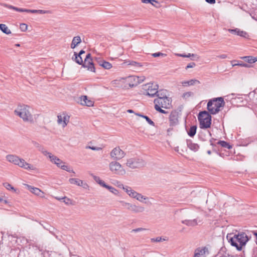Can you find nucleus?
<instances>
[{"label":"nucleus","instance_id":"obj_26","mask_svg":"<svg viewBox=\"0 0 257 257\" xmlns=\"http://www.w3.org/2000/svg\"><path fill=\"white\" fill-rule=\"evenodd\" d=\"M3 6L8 8V9H12V10H14L16 11H17V12H25V10L26 9H23V8H17V7H15L13 6H12V5H8V4H4Z\"/></svg>","mask_w":257,"mask_h":257},{"label":"nucleus","instance_id":"obj_21","mask_svg":"<svg viewBox=\"0 0 257 257\" xmlns=\"http://www.w3.org/2000/svg\"><path fill=\"white\" fill-rule=\"evenodd\" d=\"M97 61L99 65L105 69H109L112 67V65L108 62L101 60L99 58H96Z\"/></svg>","mask_w":257,"mask_h":257},{"label":"nucleus","instance_id":"obj_48","mask_svg":"<svg viewBox=\"0 0 257 257\" xmlns=\"http://www.w3.org/2000/svg\"><path fill=\"white\" fill-rule=\"evenodd\" d=\"M122 189L127 193L128 195L130 191L132 190V188L128 186H122Z\"/></svg>","mask_w":257,"mask_h":257},{"label":"nucleus","instance_id":"obj_38","mask_svg":"<svg viewBox=\"0 0 257 257\" xmlns=\"http://www.w3.org/2000/svg\"><path fill=\"white\" fill-rule=\"evenodd\" d=\"M104 187L107 189L110 192H111V193L115 195L117 194L118 193V191L117 189H116L112 186L107 185L106 184L104 186Z\"/></svg>","mask_w":257,"mask_h":257},{"label":"nucleus","instance_id":"obj_10","mask_svg":"<svg viewBox=\"0 0 257 257\" xmlns=\"http://www.w3.org/2000/svg\"><path fill=\"white\" fill-rule=\"evenodd\" d=\"M110 170L114 174L118 175L125 174V171L121 164L116 161H112L109 164Z\"/></svg>","mask_w":257,"mask_h":257},{"label":"nucleus","instance_id":"obj_25","mask_svg":"<svg viewBox=\"0 0 257 257\" xmlns=\"http://www.w3.org/2000/svg\"><path fill=\"white\" fill-rule=\"evenodd\" d=\"M62 116L63 119L62 126L65 127L69 122L70 116L66 112H63Z\"/></svg>","mask_w":257,"mask_h":257},{"label":"nucleus","instance_id":"obj_24","mask_svg":"<svg viewBox=\"0 0 257 257\" xmlns=\"http://www.w3.org/2000/svg\"><path fill=\"white\" fill-rule=\"evenodd\" d=\"M81 42V38L79 36L74 37L72 40L71 44V48L72 49L75 48Z\"/></svg>","mask_w":257,"mask_h":257},{"label":"nucleus","instance_id":"obj_18","mask_svg":"<svg viewBox=\"0 0 257 257\" xmlns=\"http://www.w3.org/2000/svg\"><path fill=\"white\" fill-rule=\"evenodd\" d=\"M47 156H48L50 159V161L56 164L57 167L60 164H64V162L62 160L59 159L57 157L53 155L51 153L48 152V154H47Z\"/></svg>","mask_w":257,"mask_h":257},{"label":"nucleus","instance_id":"obj_4","mask_svg":"<svg viewBox=\"0 0 257 257\" xmlns=\"http://www.w3.org/2000/svg\"><path fill=\"white\" fill-rule=\"evenodd\" d=\"M223 97H215L209 101L207 109L212 114H215L220 111V108L224 105Z\"/></svg>","mask_w":257,"mask_h":257},{"label":"nucleus","instance_id":"obj_58","mask_svg":"<svg viewBox=\"0 0 257 257\" xmlns=\"http://www.w3.org/2000/svg\"><path fill=\"white\" fill-rule=\"evenodd\" d=\"M206 2L210 4H214L215 3V0H205Z\"/></svg>","mask_w":257,"mask_h":257},{"label":"nucleus","instance_id":"obj_6","mask_svg":"<svg viewBox=\"0 0 257 257\" xmlns=\"http://www.w3.org/2000/svg\"><path fill=\"white\" fill-rule=\"evenodd\" d=\"M198 119L201 128H208L210 127L211 116L208 112L204 110L199 113Z\"/></svg>","mask_w":257,"mask_h":257},{"label":"nucleus","instance_id":"obj_52","mask_svg":"<svg viewBox=\"0 0 257 257\" xmlns=\"http://www.w3.org/2000/svg\"><path fill=\"white\" fill-rule=\"evenodd\" d=\"M148 230V229H146V228H142V227H140V228H136V229H134L132 230V232H139V231H144V230Z\"/></svg>","mask_w":257,"mask_h":257},{"label":"nucleus","instance_id":"obj_44","mask_svg":"<svg viewBox=\"0 0 257 257\" xmlns=\"http://www.w3.org/2000/svg\"><path fill=\"white\" fill-rule=\"evenodd\" d=\"M62 199L63 200V202L67 205L73 204L72 202V200L70 198H67V197H62Z\"/></svg>","mask_w":257,"mask_h":257},{"label":"nucleus","instance_id":"obj_40","mask_svg":"<svg viewBox=\"0 0 257 257\" xmlns=\"http://www.w3.org/2000/svg\"><path fill=\"white\" fill-rule=\"evenodd\" d=\"M236 62V61H231V64H232V66H240L246 67V68H249L250 67V65L246 64V63H244L243 62L238 63H234V62Z\"/></svg>","mask_w":257,"mask_h":257},{"label":"nucleus","instance_id":"obj_3","mask_svg":"<svg viewBox=\"0 0 257 257\" xmlns=\"http://www.w3.org/2000/svg\"><path fill=\"white\" fill-rule=\"evenodd\" d=\"M30 107L26 105H19L14 111L16 115L23 119L24 121L32 122L33 117L30 111Z\"/></svg>","mask_w":257,"mask_h":257},{"label":"nucleus","instance_id":"obj_27","mask_svg":"<svg viewBox=\"0 0 257 257\" xmlns=\"http://www.w3.org/2000/svg\"><path fill=\"white\" fill-rule=\"evenodd\" d=\"M25 12L29 13H38L40 14H47L48 13V11H45L42 10H29V9H26L25 10Z\"/></svg>","mask_w":257,"mask_h":257},{"label":"nucleus","instance_id":"obj_14","mask_svg":"<svg viewBox=\"0 0 257 257\" xmlns=\"http://www.w3.org/2000/svg\"><path fill=\"white\" fill-rule=\"evenodd\" d=\"M179 113L176 110L172 111L169 117V121L171 126H175L179 123Z\"/></svg>","mask_w":257,"mask_h":257},{"label":"nucleus","instance_id":"obj_34","mask_svg":"<svg viewBox=\"0 0 257 257\" xmlns=\"http://www.w3.org/2000/svg\"><path fill=\"white\" fill-rule=\"evenodd\" d=\"M168 95H169L168 92L165 89L158 90V92L156 94V96H167Z\"/></svg>","mask_w":257,"mask_h":257},{"label":"nucleus","instance_id":"obj_41","mask_svg":"<svg viewBox=\"0 0 257 257\" xmlns=\"http://www.w3.org/2000/svg\"><path fill=\"white\" fill-rule=\"evenodd\" d=\"M245 61L248 62V63H254V57L252 56H245L242 58Z\"/></svg>","mask_w":257,"mask_h":257},{"label":"nucleus","instance_id":"obj_64","mask_svg":"<svg viewBox=\"0 0 257 257\" xmlns=\"http://www.w3.org/2000/svg\"><path fill=\"white\" fill-rule=\"evenodd\" d=\"M252 93H253L254 94H257V88L256 89H255L254 91Z\"/></svg>","mask_w":257,"mask_h":257},{"label":"nucleus","instance_id":"obj_49","mask_svg":"<svg viewBox=\"0 0 257 257\" xmlns=\"http://www.w3.org/2000/svg\"><path fill=\"white\" fill-rule=\"evenodd\" d=\"M142 2L143 3H150L152 5H153V3H155L157 5H159L158 2L156 0H142Z\"/></svg>","mask_w":257,"mask_h":257},{"label":"nucleus","instance_id":"obj_59","mask_svg":"<svg viewBox=\"0 0 257 257\" xmlns=\"http://www.w3.org/2000/svg\"><path fill=\"white\" fill-rule=\"evenodd\" d=\"M177 55L178 56H180V57L187 58V56H186L187 55L185 54H177Z\"/></svg>","mask_w":257,"mask_h":257},{"label":"nucleus","instance_id":"obj_12","mask_svg":"<svg viewBox=\"0 0 257 257\" xmlns=\"http://www.w3.org/2000/svg\"><path fill=\"white\" fill-rule=\"evenodd\" d=\"M82 66L84 68H87L88 70L91 72H95V68L94 66L90 53L87 54L86 56V57L82 64Z\"/></svg>","mask_w":257,"mask_h":257},{"label":"nucleus","instance_id":"obj_35","mask_svg":"<svg viewBox=\"0 0 257 257\" xmlns=\"http://www.w3.org/2000/svg\"><path fill=\"white\" fill-rule=\"evenodd\" d=\"M217 144L220 145L221 147L227 148L228 149H230L232 148L231 146H230L228 143L224 141H219L217 142Z\"/></svg>","mask_w":257,"mask_h":257},{"label":"nucleus","instance_id":"obj_51","mask_svg":"<svg viewBox=\"0 0 257 257\" xmlns=\"http://www.w3.org/2000/svg\"><path fill=\"white\" fill-rule=\"evenodd\" d=\"M137 193V192H136V191L132 189V190L130 191L128 196L131 198H135L136 196L135 195H136Z\"/></svg>","mask_w":257,"mask_h":257},{"label":"nucleus","instance_id":"obj_1","mask_svg":"<svg viewBox=\"0 0 257 257\" xmlns=\"http://www.w3.org/2000/svg\"><path fill=\"white\" fill-rule=\"evenodd\" d=\"M248 240V237L245 233L239 232L231 237L229 242L232 246L235 247L237 250H241L242 246L246 244Z\"/></svg>","mask_w":257,"mask_h":257},{"label":"nucleus","instance_id":"obj_7","mask_svg":"<svg viewBox=\"0 0 257 257\" xmlns=\"http://www.w3.org/2000/svg\"><path fill=\"white\" fill-rule=\"evenodd\" d=\"M159 88L158 85L153 83H149L142 85L143 94L149 96H156Z\"/></svg>","mask_w":257,"mask_h":257},{"label":"nucleus","instance_id":"obj_47","mask_svg":"<svg viewBox=\"0 0 257 257\" xmlns=\"http://www.w3.org/2000/svg\"><path fill=\"white\" fill-rule=\"evenodd\" d=\"M152 56L154 57H157L159 56L166 57L167 56V54L165 53H162L161 52H157L152 54Z\"/></svg>","mask_w":257,"mask_h":257},{"label":"nucleus","instance_id":"obj_29","mask_svg":"<svg viewBox=\"0 0 257 257\" xmlns=\"http://www.w3.org/2000/svg\"><path fill=\"white\" fill-rule=\"evenodd\" d=\"M197 130V126L193 125L190 127V129L188 131L187 134L190 137H193L196 133Z\"/></svg>","mask_w":257,"mask_h":257},{"label":"nucleus","instance_id":"obj_37","mask_svg":"<svg viewBox=\"0 0 257 257\" xmlns=\"http://www.w3.org/2000/svg\"><path fill=\"white\" fill-rule=\"evenodd\" d=\"M93 179L98 184H99L101 186L104 187V186L106 185L105 182L100 179V178L96 176L92 175Z\"/></svg>","mask_w":257,"mask_h":257},{"label":"nucleus","instance_id":"obj_32","mask_svg":"<svg viewBox=\"0 0 257 257\" xmlns=\"http://www.w3.org/2000/svg\"><path fill=\"white\" fill-rule=\"evenodd\" d=\"M118 202L121 204V206L123 207V208L130 211L132 203L125 202L123 200H119L118 201Z\"/></svg>","mask_w":257,"mask_h":257},{"label":"nucleus","instance_id":"obj_9","mask_svg":"<svg viewBox=\"0 0 257 257\" xmlns=\"http://www.w3.org/2000/svg\"><path fill=\"white\" fill-rule=\"evenodd\" d=\"M126 165L132 169H136L144 166L145 162L142 159L134 158L127 159Z\"/></svg>","mask_w":257,"mask_h":257},{"label":"nucleus","instance_id":"obj_2","mask_svg":"<svg viewBox=\"0 0 257 257\" xmlns=\"http://www.w3.org/2000/svg\"><path fill=\"white\" fill-rule=\"evenodd\" d=\"M6 158L7 160L9 162L25 170H35L36 169L34 166L27 163L24 159L20 158L16 155H8Z\"/></svg>","mask_w":257,"mask_h":257},{"label":"nucleus","instance_id":"obj_46","mask_svg":"<svg viewBox=\"0 0 257 257\" xmlns=\"http://www.w3.org/2000/svg\"><path fill=\"white\" fill-rule=\"evenodd\" d=\"M152 242H161L166 240V239L162 238L161 237H157L156 238H151Z\"/></svg>","mask_w":257,"mask_h":257},{"label":"nucleus","instance_id":"obj_57","mask_svg":"<svg viewBox=\"0 0 257 257\" xmlns=\"http://www.w3.org/2000/svg\"><path fill=\"white\" fill-rule=\"evenodd\" d=\"M218 57H219L221 59H225L227 57V56L226 54H222V55L218 56Z\"/></svg>","mask_w":257,"mask_h":257},{"label":"nucleus","instance_id":"obj_42","mask_svg":"<svg viewBox=\"0 0 257 257\" xmlns=\"http://www.w3.org/2000/svg\"><path fill=\"white\" fill-rule=\"evenodd\" d=\"M162 107H161L160 105L159 106L157 104L155 105V108L157 111H159L160 113H163V114L167 113V111L162 109Z\"/></svg>","mask_w":257,"mask_h":257},{"label":"nucleus","instance_id":"obj_62","mask_svg":"<svg viewBox=\"0 0 257 257\" xmlns=\"http://www.w3.org/2000/svg\"><path fill=\"white\" fill-rule=\"evenodd\" d=\"M2 202H3L5 204H7L8 203V201L7 200H4L3 199V201Z\"/></svg>","mask_w":257,"mask_h":257},{"label":"nucleus","instance_id":"obj_50","mask_svg":"<svg viewBox=\"0 0 257 257\" xmlns=\"http://www.w3.org/2000/svg\"><path fill=\"white\" fill-rule=\"evenodd\" d=\"M86 149H91V150H92L94 151H99L102 149L101 148H100V147H93V146L91 147V146H86Z\"/></svg>","mask_w":257,"mask_h":257},{"label":"nucleus","instance_id":"obj_30","mask_svg":"<svg viewBox=\"0 0 257 257\" xmlns=\"http://www.w3.org/2000/svg\"><path fill=\"white\" fill-rule=\"evenodd\" d=\"M196 83H199V81L196 79H191L189 81H185L182 82V84L184 86L193 85Z\"/></svg>","mask_w":257,"mask_h":257},{"label":"nucleus","instance_id":"obj_61","mask_svg":"<svg viewBox=\"0 0 257 257\" xmlns=\"http://www.w3.org/2000/svg\"><path fill=\"white\" fill-rule=\"evenodd\" d=\"M127 112L130 113H133L134 111L132 109H128Z\"/></svg>","mask_w":257,"mask_h":257},{"label":"nucleus","instance_id":"obj_45","mask_svg":"<svg viewBox=\"0 0 257 257\" xmlns=\"http://www.w3.org/2000/svg\"><path fill=\"white\" fill-rule=\"evenodd\" d=\"M64 164L65 163H64V164H60V165H58V167L60 168L61 169H62L63 170H65L68 172H70V170H69L68 166L67 165H65Z\"/></svg>","mask_w":257,"mask_h":257},{"label":"nucleus","instance_id":"obj_53","mask_svg":"<svg viewBox=\"0 0 257 257\" xmlns=\"http://www.w3.org/2000/svg\"><path fill=\"white\" fill-rule=\"evenodd\" d=\"M27 25L25 24H21L20 26V29L23 32H25L27 30Z\"/></svg>","mask_w":257,"mask_h":257},{"label":"nucleus","instance_id":"obj_17","mask_svg":"<svg viewBox=\"0 0 257 257\" xmlns=\"http://www.w3.org/2000/svg\"><path fill=\"white\" fill-rule=\"evenodd\" d=\"M228 31L233 34L239 36L243 38H247L248 35L247 33L243 31H241L238 28L234 29H228Z\"/></svg>","mask_w":257,"mask_h":257},{"label":"nucleus","instance_id":"obj_22","mask_svg":"<svg viewBox=\"0 0 257 257\" xmlns=\"http://www.w3.org/2000/svg\"><path fill=\"white\" fill-rule=\"evenodd\" d=\"M187 147L194 152L198 151L199 148V146L197 144L193 143L191 140H187Z\"/></svg>","mask_w":257,"mask_h":257},{"label":"nucleus","instance_id":"obj_28","mask_svg":"<svg viewBox=\"0 0 257 257\" xmlns=\"http://www.w3.org/2000/svg\"><path fill=\"white\" fill-rule=\"evenodd\" d=\"M70 183L72 184H75L77 186H81L83 184V181L79 179L70 178L69 180Z\"/></svg>","mask_w":257,"mask_h":257},{"label":"nucleus","instance_id":"obj_19","mask_svg":"<svg viewBox=\"0 0 257 257\" xmlns=\"http://www.w3.org/2000/svg\"><path fill=\"white\" fill-rule=\"evenodd\" d=\"M32 144L33 145V146L37 148L39 151H40L44 156H47V154H48V152L46 151L44 147L42 146L40 144H39L38 142L32 141Z\"/></svg>","mask_w":257,"mask_h":257},{"label":"nucleus","instance_id":"obj_63","mask_svg":"<svg viewBox=\"0 0 257 257\" xmlns=\"http://www.w3.org/2000/svg\"><path fill=\"white\" fill-rule=\"evenodd\" d=\"M122 186H124L122 184L118 185V187L120 188H121V189H122Z\"/></svg>","mask_w":257,"mask_h":257},{"label":"nucleus","instance_id":"obj_20","mask_svg":"<svg viewBox=\"0 0 257 257\" xmlns=\"http://www.w3.org/2000/svg\"><path fill=\"white\" fill-rule=\"evenodd\" d=\"M27 188H28V190L30 192L33 193V194H34L37 196H39L41 197H44L43 195H42L44 194V192H42L40 189H39L38 188L32 187V186H31L30 185H27Z\"/></svg>","mask_w":257,"mask_h":257},{"label":"nucleus","instance_id":"obj_8","mask_svg":"<svg viewBox=\"0 0 257 257\" xmlns=\"http://www.w3.org/2000/svg\"><path fill=\"white\" fill-rule=\"evenodd\" d=\"M155 105H160L162 108L168 109L172 106V97H157L155 99Z\"/></svg>","mask_w":257,"mask_h":257},{"label":"nucleus","instance_id":"obj_23","mask_svg":"<svg viewBox=\"0 0 257 257\" xmlns=\"http://www.w3.org/2000/svg\"><path fill=\"white\" fill-rule=\"evenodd\" d=\"M181 222L188 226H195L198 224L197 220L196 219L192 220H183Z\"/></svg>","mask_w":257,"mask_h":257},{"label":"nucleus","instance_id":"obj_54","mask_svg":"<svg viewBox=\"0 0 257 257\" xmlns=\"http://www.w3.org/2000/svg\"><path fill=\"white\" fill-rule=\"evenodd\" d=\"M57 117H58V120H57L58 123L63 124V117L62 116V113L59 115H58Z\"/></svg>","mask_w":257,"mask_h":257},{"label":"nucleus","instance_id":"obj_33","mask_svg":"<svg viewBox=\"0 0 257 257\" xmlns=\"http://www.w3.org/2000/svg\"><path fill=\"white\" fill-rule=\"evenodd\" d=\"M136 115L140 116L144 118H145L146 121L151 125L154 126L155 125V123L153 121H152L148 116L143 115L140 113H136Z\"/></svg>","mask_w":257,"mask_h":257},{"label":"nucleus","instance_id":"obj_16","mask_svg":"<svg viewBox=\"0 0 257 257\" xmlns=\"http://www.w3.org/2000/svg\"><path fill=\"white\" fill-rule=\"evenodd\" d=\"M130 211L134 213H140L145 211V207L141 205H137L135 204H132Z\"/></svg>","mask_w":257,"mask_h":257},{"label":"nucleus","instance_id":"obj_55","mask_svg":"<svg viewBox=\"0 0 257 257\" xmlns=\"http://www.w3.org/2000/svg\"><path fill=\"white\" fill-rule=\"evenodd\" d=\"M196 66V64L194 62L188 64L186 67L185 69H188L189 68H193Z\"/></svg>","mask_w":257,"mask_h":257},{"label":"nucleus","instance_id":"obj_43","mask_svg":"<svg viewBox=\"0 0 257 257\" xmlns=\"http://www.w3.org/2000/svg\"><path fill=\"white\" fill-rule=\"evenodd\" d=\"M4 187L8 189V190H12L14 192L16 191V189L13 187L9 183H4Z\"/></svg>","mask_w":257,"mask_h":257},{"label":"nucleus","instance_id":"obj_5","mask_svg":"<svg viewBox=\"0 0 257 257\" xmlns=\"http://www.w3.org/2000/svg\"><path fill=\"white\" fill-rule=\"evenodd\" d=\"M123 80L124 83L123 87L126 89L137 86L145 80V77L144 76H130Z\"/></svg>","mask_w":257,"mask_h":257},{"label":"nucleus","instance_id":"obj_13","mask_svg":"<svg viewBox=\"0 0 257 257\" xmlns=\"http://www.w3.org/2000/svg\"><path fill=\"white\" fill-rule=\"evenodd\" d=\"M74 100L78 103L87 106H92L94 104V100L91 97H74Z\"/></svg>","mask_w":257,"mask_h":257},{"label":"nucleus","instance_id":"obj_60","mask_svg":"<svg viewBox=\"0 0 257 257\" xmlns=\"http://www.w3.org/2000/svg\"><path fill=\"white\" fill-rule=\"evenodd\" d=\"M85 53V51L83 50H81L79 53L78 54H77V55H79V56H81L82 54H84Z\"/></svg>","mask_w":257,"mask_h":257},{"label":"nucleus","instance_id":"obj_31","mask_svg":"<svg viewBox=\"0 0 257 257\" xmlns=\"http://www.w3.org/2000/svg\"><path fill=\"white\" fill-rule=\"evenodd\" d=\"M0 30L3 33L7 35L10 34L11 33V30L5 24H0Z\"/></svg>","mask_w":257,"mask_h":257},{"label":"nucleus","instance_id":"obj_39","mask_svg":"<svg viewBox=\"0 0 257 257\" xmlns=\"http://www.w3.org/2000/svg\"><path fill=\"white\" fill-rule=\"evenodd\" d=\"M135 196H136L135 197V199H137L138 201L141 202H143V200H146L148 199V197H147L145 196H143L141 194L139 193L138 192L137 193V194Z\"/></svg>","mask_w":257,"mask_h":257},{"label":"nucleus","instance_id":"obj_15","mask_svg":"<svg viewBox=\"0 0 257 257\" xmlns=\"http://www.w3.org/2000/svg\"><path fill=\"white\" fill-rule=\"evenodd\" d=\"M208 252L207 247H199L195 250L193 257H205V254L208 253Z\"/></svg>","mask_w":257,"mask_h":257},{"label":"nucleus","instance_id":"obj_11","mask_svg":"<svg viewBox=\"0 0 257 257\" xmlns=\"http://www.w3.org/2000/svg\"><path fill=\"white\" fill-rule=\"evenodd\" d=\"M125 155V153L119 147L114 148L110 153V156L114 160H119Z\"/></svg>","mask_w":257,"mask_h":257},{"label":"nucleus","instance_id":"obj_36","mask_svg":"<svg viewBox=\"0 0 257 257\" xmlns=\"http://www.w3.org/2000/svg\"><path fill=\"white\" fill-rule=\"evenodd\" d=\"M74 55L75 56V61L79 65H82L83 63L81 56L77 55L76 52H74Z\"/></svg>","mask_w":257,"mask_h":257},{"label":"nucleus","instance_id":"obj_56","mask_svg":"<svg viewBox=\"0 0 257 257\" xmlns=\"http://www.w3.org/2000/svg\"><path fill=\"white\" fill-rule=\"evenodd\" d=\"M187 56V58H189V57H197V58H199V57L197 56V55L196 54H190V53H189L188 55H186Z\"/></svg>","mask_w":257,"mask_h":257}]
</instances>
